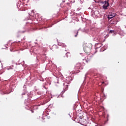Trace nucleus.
Masks as SVG:
<instances>
[{"instance_id":"1a4fd4ad","label":"nucleus","mask_w":126,"mask_h":126,"mask_svg":"<svg viewBox=\"0 0 126 126\" xmlns=\"http://www.w3.org/2000/svg\"><path fill=\"white\" fill-rule=\"evenodd\" d=\"M115 33V30H110V32H109V33Z\"/></svg>"},{"instance_id":"4468645a","label":"nucleus","mask_w":126,"mask_h":126,"mask_svg":"<svg viewBox=\"0 0 126 126\" xmlns=\"http://www.w3.org/2000/svg\"><path fill=\"white\" fill-rule=\"evenodd\" d=\"M32 113H33V111H32Z\"/></svg>"},{"instance_id":"f03ea898","label":"nucleus","mask_w":126,"mask_h":126,"mask_svg":"<svg viewBox=\"0 0 126 126\" xmlns=\"http://www.w3.org/2000/svg\"><path fill=\"white\" fill-rule=\"evenodd\" d=\"M101 4H103L102 5V8L104 10H107V7L109 6V2L108 1H101Z\"/></svg>"},{"instance_id":"ddd939ff","label":"nucleus","mask_w":126,"mask_h":126,"mask_svg":"<svg viewBox=\"0 0 126 126\" xmlns=\"http://www.w3.org/2000/svg\"><path fill=\"white\" fill-rule=\"evenodd\" d=\"M104 84V82H102V84Z\"/></svg>"},{"instance_id":"7ed1b4c3","label":"nucleus","mask_w":126,"mask_h":126,"mask_svg":"<svg viewBox=\"0 0 126 126\" xmlns=\"http://www.w3.org/2000/svg\"><path fill=\"white\" fill-rule=\"evenodd\" d=\"M61 54L62 56V58H68V55H70V53L66 52V50H64V51H62Z\"/></svg>"},{"instance_id":"9b49d317","label":"nucleus","mask_w":126,"mask_h":126,"mask_svg":"<svg viewBox=\"0 0 126 126\" xmlns=\"http://www.w3.org/2000/svg\"><path fill=\"white\" fill-rule=\"evenodd\" d=\"M109 16H114V17H115V16H116V14H115V13H112V14L109 15Z\"/></svg>"},{"instance_id":"2eb2a0df","label":"nucleus","mask_w":126,"mask_h":126,"mask_svg":"<svg viewBox=\"0 0 126 126\" xmlns=\"http://www.w3.org/2000/svg\"><path fill=\"white\" fill-rule=\"evenodd\" d=\"M81 120H82V119H81Z\"/></svg>"},{"instance_id":"0eeeda50","label":"nucleus","mask_w":126,"mask_h":126,"mask_svg":"<svg viewBox=\"0 0 126 126\" xmlns=\"http://www.w3.org/2000/svg\"><path fill=\"white\" fill-rule=\"evenodd\" d=\"M58 48V47H57L56 45H54L52 46V47L51 48V50H53V51H55L56 50H57V49Z\"/></svg>"},{"instance_id":"39448f33","label":"nucleus","mask_w":126,"mask_h":126,"mask_svg":"<svg viewBox=\"0 0 126 126\" xmlns=\"http://www.w3.org/2000/svg\"><path fill=\"white\" fill-rule=\"evenodd\" d=\"M102 46H103V44H102L101 43L95 44V48L96 49L101 47Z\"/></svg>"},{"instance_id":"6e6552de","label":"nucleus","mask_w":126,"mask_h":126,"mask_svg":"<svg viewBox=\"0 0 126 126\" xmlns=\"http://www.w3.org/2000/svg\"><path fill=\"white\" fill-rule=\"evenodd\" d=\"M113 17H115V16L108 15V16L107 17V19H108V20H111V19H112Z\"/></svg>"},{"instance_id":"f8f14e48","label":"nucleus","mask_w":126,"mask_h":126,"mask_svg":"<svg viewBox=\"0 0 126 126\" xmlns=\"http://www.w3.org/2000/svg\"><path fill=\"white\" fill-rule=\"evenodd\" d=\"M108 36H109L108 34L106 35V36H105V38H106V37H108Z\"/></svg>"},{"instance_id":"423d86ee","label":"nucleus","mask_w":126,"mask_h":126,"mask_svg":"<svg viewBox=\"0 0 126 126\" xmlns=\"http://www.w3.org/2000/svg\"><path fill=\"white\" fill-rule=\"evenodd\" d=\"M80 66H81V64L79 63H77V64L75 65V68H77V69H79L80 68Z\"/></svg>"},{"instance_id":"9d476101","label":"nucleus","mask_w":126,"mask_h":126,"mask_svg":"<svg viewBox=\"0 0 126 126\" xmlns=\"http://www.w3.org/2000/svg\"><path fill=\"white\" fill-rule=\"evenodd\" d=\"M83 61H84L83 63H84V64H86V63H88V62H89V61H87V60H83Z\"/></svg>"},{"instance_id":"f257e3e1","label":"nucleus","mask_w":126,"mask_h":126,"mask_svg":"<svg viewBox=\"0 0 126 126\" xmlns=\"http://www.w3.org/2000/svg\"><path fill=\"white\" fill-rule=\"evenodd\" d=\"M83 50H84L85 53L88 54L90 53L91 51V44H86L83 46Z\"/></svg>"},{"instance_id":"20e7f679","label":"nucleus","mask_w":126,"mask_h":126,"mask_svg":"<svg viewBox=\"0 0 126 126\" xmlns=\"http://www.w3.org/2000/svg\"><path fill=\"white\" fill-rule=\"evenodd\" d=\"M79 33V31H75L73 32V36H75V37H77L78 33Z\"/></svg>"}]
</instances>
